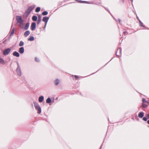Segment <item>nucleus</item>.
Masks as SVG:
<instances>
[{"instance_id": "f257e3e1", "label": "nucleus", "mask_w": 149, "mask_h": 149, "mask_svg": "<svg viewBox=\"0 0 149 149\" xmlns=\"http://www.w3.org/2000/svg\"><path fill=\"white\" fill-rule=\"evenodd\" d=\"M35 6V5H33L29 7L26 10L25 13V14L27 16L29 15L32 10H33V9L34 8Z\"/></svg>"}, {"instance_id": "f03ea898", "label": "nucleus", "mask_w": 149, "mask_h": 149, "mask_svg": "<svg viewBox=\"0 0 149 149\" xmlns=\"http://www.w3.org/2000/svg\"><path fill=\"white\" fill-rule=\"evenodd\" d=\"M33 104L35 109L38 111V113L40 114L41 112V109L39 104L36 102H33Z\"/></svg>"}, {"instance_id": "7ed1b4c3", "label": "nucleus", "mask_w": 149, "mask_h": 149, "mask_svg": "<svg viewBox=\"0 0 149 149\" xmlns=\"http://www.w3.org/2000/svg\"><path fill=\"white\" fill-rule=\"evenodd\" d=\"M17 68L16 70V72L18 75L21 76L22 75V72L18 62H17Z\"/></svg>"}, {"instance_id": "20e7f679", "label": "nucleus", "mask_w": 149, "mask_h": 149, "mask_svg": "<svg viewBox=\"0 0 149 149\" xmlns=\"http://www.w3.org/2000/svg\"><path fill=\"white\" fill-rule=\"evenodd\" d=\"M16 18L17 23L22 24L24 20L22 19L21 16H17Z\"/></svg>"}, {"instance_id": "39448f33", "label": "nucleus", "mask_w": 149, "mask_h": 149, "mask_svg": "<svg viewBox=\"0 0 149 149\" xmlns=\"http://www.w3.org/2000/svg\"><path fill=\"white\" fill-rule=\"evenodd\" d=\"M11 51V49L10 48H8L5 49L3 52V55H7L10 53Z\"/></svg>"}, {"instance_id": "423d86ee", "label": "nucleus", "mask_w": 149, "mask_h": 149, "mask_svg": "<svg viewBox=\"0 0 149 149\" xmlns=\"http://www.w3.org/2000/svg\"><path fill=\"white\" fill-rule=\"evenodd\" d=\"M36 23L35 22H33L31 23V29L32 31H33L35 30L36 29Z\"/></svg>"}, {"instance_id": "0eeeda50", "label": "nucleus", "mask_w": 149, "mask_h": 149, "mask_svg": "<svg viewBox=\"0 0 149 149\" xmlns=\"http://www.w3.org/2000/svg\"><path fill=\"white\" fill-rule=\"evenodd\" d=\"M49 19V17L47 16H45L43 18L42 21L45 22V24H47Z\"/></svg>"}, {"instance_id": "6e6552de", "label": "nucleus", "mask_w": 149, "mask_h": 149, "mask_svg": "<svg viewBox=\"0 0 149 149\" xmlns=\"http://www.w3.org/2000/svg\"><path fill=\"white\" fill-rule=\"evenodd\" d=\"M24 49L23 47H21L19 49V52L21 54H23L24 52Z\"/></svg>"}, {"instance_id": "1a4fd4ad", "label": "nucleus", "mask_w": 149, "mask_h": 149, "mask_svg": "<svg viewBox=\"0 0 149 149\" xmlns=\"http://www.w3.org/2000/svg\"><path fill=\"white\" fill-rule=\"evenodd\" d=\"M13 54L14 56H15L17 57H19L20 56V55L19 53L16 51L14 52L13 53Z\"/></svg>"}, {"instance_id": "9d476101", "label": "nucleus", "mask_w": 149, "mask_h": 149, "mask_svg": "<svg viewBox=\"0 0 149 149\" xmlns=\"http://www.w3.org/2000/svg\"><path fill=\"white\" fill-rule=\"evenodd\" d=\"M144 115V113L143 112H140L139 113L138 116V117L140 118H142L143 117Z\"/></svg>"}, {"instance_id": "9b49d317", "label": "nucleus", "mask_w": 149, "mask_h": 149, "mask_svg": "<svg viewBox=\"0 0 149 149\" xmlns=\"http://www.w3.org/2000/svg\"><path fill=\"white\" fill-rule=\"evenodd\" d=\"M30 32L29 31H27L24 32V35L25 37H26L30 34Z\"/></svg>"}, {"instance_id": "f8f14e48", "label": "nucleus", "mask_w": 149, "mask_h": 149, "mask_svg": "<svg viewBox=\"0 0 149 149\" xmlns=\"http://www.w3.org/2000/svg\"><path fill=\"white\" fill-rule=\"evenodd\" d=\"M29 22H27V23L26 25H25L24 27V29L25 30H27L28 29L29 26Z\"/></svg>"}, {"instance_id": "ddd939ff", "label": "nucleus", "mask_w": 149, "mask_h": 149, "mask_svg": "<svg viewBox=\"0 0 149 149\" xmlns=\"http://www.w3.org/2000/svg\"><path fill=\"white\" fill-rule=\"evenodd\" d=\"M44 100V97L43 96H40L38 99V101L40 102H42Z\"/></svg>"}, {"instance_id": "4468645a", "label": "nucleus", "mask_w": 149, "mask_h": 149, "mask_svg": "<svg viewBox=\"0 0 149 149\" xmlns=\"http://www.w3.org/2000/svg\"><path fill=\"white\" fill-rule=\"evenodd\" d=\"M41 15H39L38 16V18L37 21L38 24H39L41 22Z\"/></svg>"}, {"instance_id": "2eb2a0df", "label": "nucleus", "mask_w": 149, "mask_h": 149, "mask_svg": "<svg viewBox=\"0 0 149 149\" xmlns=\"http://www.w3.org/2000/svg\"><path fill=\"white\" fill-rule=\"evenodd\" d=\"M60 83V81L58 79H56L54 81V84L55 85H57Z\"/></svg>"}, {"instance_id": "dca6fc26", "label": "nucleus", "mask_w": 149, "mask_h": 149, "mask_svg": "<svg viewBox=\"0 0 149 149\" xmlns=\"http://www.w3.org/2000/svg\"><path fill=\"white\" fill-rule=\"evenodd\" d=\"M118 51L119 52V53L120 54H121V49L120 48H118V49L117 51L116 52V56L119 57V56L117 54V53H118Z\"/></svg>"}, {"instance_id": "f3484780", "label": "nucleus", "mask_w": 149, "mask_h": 149, "mask_svg": "<svg viewBox=\"0 0 149 149\" xmlns=\"http://www.w3.org/2000/svg\"><path fill=\"white\" fill-rule=\"evenodd\" d=\"M38 17L36 15H34L32 17V19L33 21H36L37 20Z\"/></svg>"}, {"instance_id": "a211bd4d", "label": "nucleus", "mask_w": 149, "mask_h": 149, "mask_svg": "<svg viewBox=\"0 0 149 149\" xmlns=\"http://www.w3.org/2000/svg\"><path fill=\"white\" fill-rule=\"evenodd\" d=\"M34 40V37L33 36H31L28 38V40L30 41H33Z\"/></svg>"}, {"instance_id": "6ab92c4d", "label": "nucleus", "mask_w": 149, "mask_h": 149, "mask_svg": "<svg viewBox=\"0 0 149 149\" xmlns=\"http://www.w3.org/2000/svg\"><path fill=\"white\" fill-rule=\"evenodd\" d=\"M52 101L50 97H48L46 100V103H50Z\"/></svg>"}, {"instance_id": "aec40b11", "label": "nucleus", "mask_w": 149, "mask_h": 149, "mask_svg": "<svg viewBox=\"0 0 149 149\" xmlns=\"http://www.w3.org/2000/svg\"><path fill=\"white\" fill-rule=\"evenodd\" d=\"M0 63L2 64H5L4 60L2 58H0Z\"/></svg>"}, {"instance_id": "412c9836", "label": "nucleus", "mask_w": 149, "mask_h": 149, "mask_svg": "<svg viewBox=\"0 0 149 149\" xmlns=\"http://www.w3.org/2000/svg\"><path fill=\"white\" fill-rule=\"evenodd\" d=\"M148 105L146 104L145 103H142V107L143 108H146L147 107Z\"/></svg>"}, {"instance_id": "4be33fe9", "label": "nucleus", "mask_w": 149, "mask_h": 149, "mask_svg": "<svg viewBox=\"0 0 149 149\" xmlns=\"http://www.w3.org/2000/svg\"><path fill=\"white\" fill-rule=\"evenodd\" d=\"M40 10V7H37L35 10V12L36 13L39 12Z\"/></svg>"}, {"instance_id": "5701e85b", "label": "nucleus", "mask_w": 149, "mask_h": 149, "mask_svg": "<svg viewBox=\"0 0 149 149\" xmlns=\"http://www.w3.org/2000/svg\"><path fill=\"white\" fill-rule=\"evenodd\" d=\"M14 28H13V29L11 31L10 35L12 36L13 35L14 33Z\"/></svg>"}, {"instance_id": "b1692460", "label": "nucleus", "mask_w": 149, "mask_h": 149, "mask_svg": "<svg viewBox=\"0 0 149 149\" xmlns=\"http://www.w3.org/2000/svg\"><path fill=\"white\" fill-rule=\"evenodd\" d=\"M142 102H143L142 103H146L148 104L149 103V102L148 101H146V99L144 98H143L142 99Z\"/></svg>"}, {"instance_id": "393cba45", "label": "nucleus", "mask_w": 149, "mask_h": 149, "mask_svg": "<svg viewBox=\"0 0 149 149\" xmlns=\"http://www.w3.org/2000/svg\"><path fill=\"white\" fill-rule=\"evenodd\" d=\"M48 14V12L47 11H44L42 12V14L43 15H46Z\"/></svg>"}, {"instance_id": "a878e982", "label": "nucleus", "mask_w": 149, "mask_h": 149, "mask_svg": "<svg viewBox=\"0 0 149 149\" xmlns=\"http://www.w3.org/2000/svg\"><path fill=\"white\" fill-rule=\"evenodd\" d=\"M24 42L22 41L20 42L19 44V46L20 47H22L24 45Z\"/></svg>"}, {"instance_id": "bb28decb", "label": "nucleus", "mask_w": 149, "mask_h": 149, "mask_svg": "<svg viewBox=\"0 0 149 149\" xmlns=\"http://www.w3.org/2000/svg\"><path fill=\"white\" fill-rule=\"evenodd\" d=\"M78 2L80 3H89L88 2L85 1H78Z\"/></svg>"}, {"instance_id": "cd10ccee", "label": "nucleus", "mask_w": 149, "mask_h": 149, "mask_svg": "<svg viewBox=\"0 0 149 149\" xmlns=\"http://www.w3.org/2000/svg\"><path fill=\"white\" fill-rule=\"evenodd\" d=\"M139 25L140 26H142L143 28H146V27L143 25V24L142 22L139 24Z\"/></svg>"}, {"instance_id": "c85d7f7f", "label": "nucleus", "mask_w": 149, "mask_h": 149, "mask_svg": "<svg viewBox=\"0 0 149 149\" xmlns=\"http://www.w3.org/2000/svg\"><path fill=\"white\" fill-rule=\"evenodd\" d=\"M143 120L145 121H146L147 120V118L146 117H144L143 118Z\"/></svg>"}, {"instance_id": "c756f323", "label": "nucleus", "mask_w": 149, "mask_h": 149, "mask_svg": "<svg viewBox=\"0 0 149 149\" xmlns=\"http://www.w3.org/2000/svg\"><path fill=\"white\" fill-rule=\"evenodd\" d=\"M35 61L36 62H38L39 61V59L36 57L35 58Z\"/></svg>"}, {"instance_id": "7c9ffc66", "label": "nucleus", "mask_w": 149, "mask_h": 149, "mask_svg": "<svg viewBox=\"0 0 149 149\" xmlns=\"http://www.w3.org/2000/svg\"><path fill=\"white\" fill-rule=\"evenodd\" d=\"M74 77H75V79H77L78 78H79V77L77 76L76 75H75L74 76Z\"/></svg>"}, {"instance_id": "2f4dec72", "label": "nucleus", "mask_w": 149, "mask_h": 149, "mask_svg": "<svg viewBox=\"0 0 149 149\" xmlns=\"http://www.w3.org/2000/svg\"><path fill=\"white\" fill-rule=\"evenodd\" d=\"M123 33L125 35H126L127 33V32L126 31H124L123 32Z\"/></svg>"}, {"instance_id": "473e14b6", "label": "nucleus", "mask_w": 149, "mask_h": 149, "mask_svg": "<svg viewBox=\"0 0 149 149\" xmlns=\"http://www.w3.org/2000/svg\"><path fill=\"white\" fill-rule=\"evenodd\" d=\"M146 117L148 119H149V114H147L146 115Z\"/></svg>"}, {"instance_id": "72a5a7b5", "label": "nucleus", "mask_w": 149, "mask_h": 149, "mask_svg": "<svg viewBox=\"0 0 149 149\" xmlns=\"http://www.w3.org/2000/svg\"><path fill=\"white\" fill-rule=\"evenodd\" d=\"M118 21L119 22V23H120V21H121L120 19H118Z\"/></svg>"}, {"instance_id": "f704fd0d", "label": "nucleus", "mask_w": 149, "mask_h": 149, "mask_svg": "<svg viewBox=\"0 0 149 149\" xmlns=\"http://www.w3.org/2000/svg\"><path fill=\"white\" fill-rule=\"evenodd\" d=\"M46 25L47 24H45V26H44V28H43L44 29H45L46 26Z\"/></svg>"}, {"instance_id": "c9c22d12", "label": "nucleus", "mask_w": 149, "mask_h": 149, "mask_svg": "<svg viewBox=\"0 0 149 149\" xmlns=\"http://www.w3.org/2000/svg\"><path fill=\"white\" fill-rule=\"evenodd\" d=\"M139 24H140V23H141L142 22L140 19H139Z\"/></svg>"}, {"instance_id": "e433bc0d", "label": "nucleus", "mask_w": 149, "mask_h": 149, "mask_svg": "<svg viewBox=\"0 0 149 149\" xmlns=\"http://www.w3.org/2000/svg\"><path fill=\"white\" fill-rule=\"evenodd\" d=\"M147 123H148V124H149V120H148L147 121Z\"/></svg>"}, {"instance_id": "4c0bfd02", "label": "nucleus", "mask_w": 149, "mask_h": 149, "mask_svg": "<svg viewBox=\"0 0 149 149\" xmlns=\"http://www.w3.org/2000/svg\"><path fill=\"white\" fill-rule=\"evenodd\" d=\"M131 2H133V0H131Z\"/></svg>"}, {"instance_id": "58836bf2", "label": "nucleus", "mask_w": 149, "mask_h": 149, "mask_svg": "<svg viewBox=\"0 0 149 149\" xmlns=\"http://www.w3.org/2000/svg\"><path fill=\"white\" fill-rule=\"evenodd\" d=\"M137 19L138 20V21H139V18L138 17Z\"/></svg>"}, {"instance_id": "ea45409f", "label": "nucleus", "mask_w": 149, "mask_h": 149, "mask_svg": "<svg viewBox=\"0 0 149 149\" xmlns=\"http://www.w3.org/2000/svg\"><path fill=\"white\" fill-rule=\"evenodd\" d=\"M101 147H102V146H101V147H100V149H101Z\"/></svg>"}, {"instance_id": "a19ab883", "label": "nucleus", "mask_w": 149, "mask_h": 149, "mask_svg": "<svg viewBox=\"0 0 149 149\" xmlns=\"http://www.w3.org/2000/svg\"><path fill=\"white\" fill-rule=\"evenodd\" d=\"M108 10V11L109 12V11L108 10Z\"/></svg>"}, {"instance_id": "79ce46f5", "label": "nucleus", "mask_w": 149, "mask_h": 149, "mask_svg": "<svg viewBox=\"0 0 149 149\" xmlns=\"http://www.w3.org/2000/svg\"><path fill=\"white\" fill-rule=\"evenodd\" d=\"M148 127H149V126H148Z\"/></svg>"}]
</instances>
